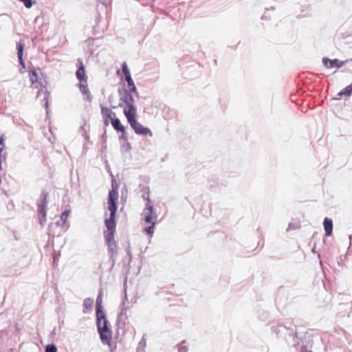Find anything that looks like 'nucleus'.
I'll return each instance as SVG.
<instances>
[{
	"label": "nucleus",
	"instance_id": "obj_44",
	"mask_svg": "<svg viewBox=\"0 0 352 352\" xmlns=\"http://www.w3.org/2000/svg\"><path fill=\"white\" fill-rule=\"evenodd\" d=\"M107 149V144H106V140L104 141L103 142V145L102 146V148H101V152H102V155L103 154L104 150Z\"/></svg>",
	"mask_w": 352,
	"mask_h": 352
},
{
	"label": "nucleus",
	"instance_id": "obj_19",
	"mask_svg": "<svg viewBox=\"0 0 352 352\" xmlns=\"http://www.w3.org/2000/svg\"><path fill=\"white\" fill-rule=\"evenodd\" d=\"M118 190H117L116 187L113 189H111L108 193L107 201H118Z\"/></svg>",
	"mask_w": 352,
	"mask_h": 352
},
{
	"label": "nucleus",
	"instance_id": "obj_4",
	"mask_svg": "<svg viewBox=\"0 0 352 352\" xmlns=\"http://www.w3.org/2000/svg\"><path fill=\"white\" fill-rule=\"evenodd\" d=\"M78 68L76 72V76L79 82L76 86L79 88L80 92L84 95V100H88V86L87 83V77L83 63L80 59H78Z\"/></svg>",
	"mask_w": 352,
	"mask_h": 352
},
{
	"label": "nucleus",
	"instance_id": "obj_23",
	"mask_svg": "<svg viewBox=\"0 0 352 352\" xmlns=\"http://www.w3.org/2000/svg\"><path fill=\"white\" fill-rule=\"evenodd\" d=\"M340 96H351L352 95V85L350 84L342 89L338 94Z\"/></svg>",
	"mask_w": 352,
	"mask_h": 352
},
{
	"label": "nucleus",
	"instance_id": "obj_57",
	"mask_svg": "<svg viewBox=\"0 0 352 352\" xmlns=\"http://www.w3.org/2000/svg\"><path fill=\"white\" fill-rule=\"evenodd\" d=\"M312 252H315V248H314L312 249Z\"/></svg>",
	"mask_w": 352,
	"mask_h": 352
},
{
	"label": "nucleus",
	"instance_id": "obj_3",
	"mask_svg": "<svg viewBox=\"0 0 352 352\" xmlns=\"http://www.w3.org/2000/svg\"><path fill=\"white\" fill-rule=\"evenodd\" d=\"M116 230H106L104 231V237L105 242L107 245L108 255L109 257V262L111 267H113L116 263L115 257L118 255V252L116 249V242L115 241Z\"/></svg>",
	"mask_w": 352,
	"mask_h": 352
},
{
	"label": "nucleus",
	"instance_id": "obj_28",
	"mask_svg": "<svg viewBox=\"0 0 352 352\" xmlns=\"http://www.w3.org/2000/svg\"><path fill=\"white\" fill-rule=\"evenodd\" d=\"M117 133H120V135H119V140L120 141H126L128 140V135H127V133H126V128L125 126L122 128L120 131H117Z\"/></svg>",
	"mask_w": 352,
	"mask_h": 352
},
{
	"label": "nucleus",
	"instance_id": "obj_60",
	"mask_svg": "<svg viewBox=\"0 0 352 352\" xmlns=\"http://www.w3.org/2000/svg\"><path fill=\"white\" fill-rule=\"evenodd\" d=\"M89 42L91 41V38H90V37H89Z\"/></svg>",
	"mask_w": 352,
	"mask_h": 352
},
{
	"label": "nucleus",
	"instance_id": "obj_36",
	"mask_svg": "<svg viewBox=\"0 0 352 352\" xmlns=\"http://www.w3.org/2000/svg\"><path fill=\"white\" fill-rule=\"evenodd\" d=\"M111 176L112 177V179H111V189H113V187L116 188V189L117 190H118V188H119V184L117 182L116 179L113 177V176L112 175V174H111Z\"/></svg>",
	"mask_w": 352,
	"mask_h": 352
},
{
	"label": "nucleus",
	"instance_id": "obj_34",
	"mask_svg": "<svg viewBox=\"0 0 352 352\" xmlns=\"http://www.w3.org/2000/svg\"><path fill=\"white\" fill-rule=\"evenodd\" d=\"M21 2L23 3L24 6L27 8H30L33 6L32 0H19Z\"/></svg>",
	"mask_w": 352,
	"mask_h": 352
},
{
	"label": "nucleus",
	"instance_id": "obj_18",
	"mask_svg": "<svg viewBox=\"0 0 352 352\" xmlns=\"http://www.w3.org/2000/svg\"><path fill=\"white\" fill-rule=\"evenodd\" d=\"M111 124L116 132L120 131L121 129L124 127V126L121 123L120 120L117 118L116 116L111 119Z\"/></svg>",
	"mask_w": 352,
	"mask_h": 352
},
{
	"label": "nucleus",
	"instance_id": "obj_30",
	"mask_svg": "<svg viewBox=\"0 0 352 352\" xmlns=\"http://www.w3.org/2000/svg\"><path fill=\"white\" fill-rule=\"evenodd\" d=\"M210 188H216L218 185V178L216 176H212L209 179Z\"/></svg>",
	"mask_w": 352,
	"mask_h": 352
},
{
	"label": "nucleus",
	"instance_id": "obj_1",
	"mask_svg": "<svg viewBox=\"0 0 352 352\" xmlns=\"http://www.w3.org/2000/svg\"><path fill=\"white\" fill-rule=\"evenodd\" d=\"M272 330L277 338H283L289 346L295 349L296 352H312L313 336L305 331L304 327L286 322L272 326Z\"/></svg>",
	"mask_w": 352,
	"mask_h": 352
},
{
	"label": "nucleus",
	"instance_id": "obj_46",
	"mask_svg": "<svg viewBox=\"0 0 352 352\" xmlns=\"http://www.w3.org/2000/svg\"><path fill=\"white\" fill-rule=\"evenodd\" d=\"M89 310H90L92 308L94 300L89 298Z\"/></svg>",
	"mask_w": 352,
	"mask_h": 352
},
{
	"label": "nucleus",
	"instance_id": "obj_5",
	"mask_svg": "<svg viewBox=\"0 0 352 352\" xmlns=\"http://www.w3.org/2000/svg\"><path fill=\"white\" fill-rule=\"evenodd\" d=\"M107 210L110 212L107 217V212H104V226L106 230H116V214L118 211L117 201H107Z\"/></svg>",
	"mask_w": 352,
	"mask_h": 352
},
{
	"label": "nucleus",
	"instance_id": "obj_52",
	"mask_svg": "<svg viewBox=\"0 0 352 352\" xmlns=\"http://www.w3.org/2000/svg\"><path fill=\"white\" fill-rule=\"evenodd\" d=\"M99 3L104 4L105 0H97Z\"/></svg>",
	"mask_w": 352,
	"mask_h": 352
},
{
	"label": "nucleus",
	"instance_id": "obj_58",
	"mask_svg": "<svg viewBox=\"0 0 352 352\" xmlns=\"http://www.w3.org/2000/svg\"><path fill=\"white\" fill-rule=\"evenodd\" d=\"M91 54H92V52L89 51V56H90Z\"/></svg>",
	"mask_w": 352,
	"mask_h": 352
},
{
	"label": "nucleus",
	"instance_id": "obj_40",
	"mask_svg": "<svg viewBox=\"0 0 352 352\" xmlns=\"http://www.w3.org/2000/svg\"><path fill=\"white\" fill-rule=\"evenodd\" d=\"M124 77L125 78L126 83L129 82H131V80H133L131 77V73L127 75L126 74L124 75Z\"/></svg>",
	"mask_w": 352,
	"mask_h": 352
},
{
	"label": "nucleus",
	"instance_id": "obj_33",
	"mask_svg": "<svg viewBox=\"0 0 352 352\" xmlns=\"http://www.w3.org/2000/svg\"><path fill=\"white\" fill-rule=\"evenodd\" d=\"M121 68L122 70L123 75H125V74L127 75L131 73L126 62L122 63V64L121 65Z\"/></svg>",
	"mask_w": 352,
	"mask_h": 352
},
{
	"label": "nucleus",
	"instance_id": "obj_35",
	"mask_svg": "<svg viewBox=\"0 0 352 352\" xmlns=\"http://www.w3.org/2000/svg\"><path fill=\"white\" fill-rule=\"evenodd\" d=\"M274 9H275V8L274 6H272L270 8H265V11L264 14L261 16V19L262 20H267V19H270V16H268L267 15V12L268 10H274Z\"/></svg>",
	"mask_w": 352,
	"mask_h": 352
},
{
	"label": "nucleus",
	"instance_id": "obj_17",
	"mask_svg": "<svg viewBox=\"0 0 352 352\" xmlns=\"http://www.w3.org/2000/svg\"><path fill=\"white\" fill-rule=\"evenodd\" d=\"M87 124L86 117L82 116L81 118L80 125L78 129V133H81L82 136L85 138V140H88V135L87 134V131L85 129V126Z\"/></svg>",
	"mask_w": 352,
	"mask_h": 352
},
{
	"label": "nucleus",
	"instance_id": "obj_10",
	"mask_svg": "<svg viewBox=\"0 0 352 352\" xmlns=\"http://www.w3.org/2000/svg\"><path fill=\"white\" fill-rule=\"evenodd\" d=\"M96 318H102L107 316L104 309L102 306V291L100 289L96 300Z\"/></svg>",
	"mask_w": 352,
	"mask_h": 352
},
{
	"label": "nucleus",
	"instance_id": "obj_42",
	"mask_svg": "<svg viewBox=\"0 0 352 352\" xmlns=\"http://www.w3.org/2000/svg\"><path fill=\"white\" fill-rule=\"evenodd\" d=\"M148 188V187L145 188L143 190H144V192H143V195H142V198H143L144 199H145L146 201V197H147V190H146V188Z\"/></svg>",
	"mask_w": 352,
	"mask_h": 352
},
{
	"label": "nucleus",
	"instance_id": "obj_45",
	"mask_svg": "<svg viewBox=\"0 0 352 352\" xmlns=\"http://www.w3.org/2000/svg\"><path fill=\"white\" fill-rule=\"evenodd\" d=\"M4 138L3 136H1L0 138V146H3L4 147Z\"/></svg>",
	"mask_w": 352,
	"mask_h": 352
},
{
	"label": "nucleus",
	"instance_id": "obj_29",
	"mask_svg": "<svg viewBox=\"0 0 352 352\" xmlns=\"http://www.w3.org/2000/svg\"><path fill=\"white\" fill-rule=\"evenodd\" d=\"M69 213H70L69 209L65 210L62 212V214L60 215V221H62V224H65Z\"/></svg>",
	"mask_w": 352,
	"mask_h": 352
},
{
	"label": "nucleus",
	"instance_id": "obj_15",
	"mask_svg": "<svg viewBox=\"0 0 352 352\" xmlns=\"http://www.w3.org/2000/svg\"><path fill=\"white\" fill-rule=\"evenodd\" d=\"M127 300V294H126V290L124 289V296L122 299V304H121V311L120 313L118 315V318H117V322H120L122 320V318H123V316L124 315L126 317V311L127 309V307H126L125 304V301Z\"/></svg>",
	"mask_w": 352,
	"mask_h": 352
},
{
	"label": "nucleus",
	"instance_id": "obj_27",
	"mask_svg": "<svg viewBox=\"0 0 352 352\" xmlns=\"http://www.w3.org/2000/svg\"><path fill=\"white\" fill-rule=\"evenodd\" d=\"M126 87L128 92H130V93L136 92L137 87H136L133 80H131V82L126 83Z\"/></svg>",
	"mask_w": 352,
	"mask_h": 352
},
{
	"label": "nucleus",
	"instance_id": "obj_47",
	"mask_svg": "<svg viewBox=\"0 0 352 352\" xmlns=\"http://www.w3.org/2000/svg\"><path fill=\"white\" fill-rule=\"evenodd\" d=\"M56 224L57 226H63L64 224H62V221H58L56 222Z\"/></svg>",
	"mask_w": 352,
	"mask_h": 352
},
{
	"label": "nucleus",
	"instance_id": "obj_25",
	"mask_svg": "<svg viewBox=\"0 0 352 352\" xmlns=\"http://www.w3.org/2000/svg\"><path fill=\"white\" fill-rule=\"evenodd\" d=\"M29 77L32 84L38 82V74L35 70L29 71Z\"/></svg>",
	"mask_w": 352,
	"mask_h": 352
},
{
	"label": "nucleus",
	"instance_id": "obj_32",
	"mask_svg": "<svg viewBox=\"0 0 352 352\" xmlns=\"http://www.w3.org/2000/svg\"><path fill=\"white\" fill-rule=\"evenodd\" d=\"M45 352H57V348L54 344H49L45 346Z\"/></svg>",
	"mask_w": 352,
	"mask_h": 352
},
{
	"label": "nucleus",
	"instance_id": "obj_20",
	"mask_svg": "<svg viewBox=\"0 0 352 352\" xmlns=\"http://www.w3.org/2000/svg\"><path fill=\"white\" fill-rule=\"evenodd\" d=\"M121 84H122V86L120 87L118 89V94L120 96V100H121L122 99V97H124V96L126 95V94L128 93V91L126 89V83L123 82V78L121 77Z\"/></svg>",
	"mask_w": 352,
	"mask_h": 352
},
{
	"label": "nucleus",
	"instance_id": "obj_56",
	"mask_svg": "<svg viewBox=\"0 0 352 352\" xmlns=\"http://www.w3.org/2000/svg\"><path fill=\"white\" fill-rule=\"evenodd\" d=\"M102 94L103 95H104V89H102Z\"/></svg>",
	"mask_w": 352,
	"mask_h": 352
},
{
	"label": "nucleus",
	"instance_id": "obj_39",
	"mask_svg": "<svg viewBox=\"0 0 352 352\" xmlns=\"http://www.w3.org/2000/svg\"><path fill=\"white\" fill-rule=\"evenodd\" d=\"M126 252L127 256H129V261H131L132 260V253L130 250L129 245H128V247L126 250Z\"/></svg>",
	"mask_w": 352,
	"mask_h": 352
},
{
	"label": "nucleus",
	"instance_id": "obj_9",
	"mask_svg": "<svg viewBox=\"0 0 352 352\" xmlns=\"http://www.w3.org/2000/svg\"><path fill=\"white\" fill-rule=\"evenodd\" d=\"M349 62H352V58L346 59L345 60H340L338 58L331 59L327 57H323L322 58L323 65L329 69H340Z\"/></svg>",
	"mask_w": 352,
	"mask_h": 352
},
{
	"label": "nucleus",
	"instance_id": "obj_54",
	"mask_svg": "<svg viewBox=\"0 0 352 352\" xmlns=\"http://www.w3.org/2000/svg\"><path fill=\"white\" fill-rule=\"evenodd\" d=\"M105 135H106V131H104L103 133V134L102 135V138H104L105 137Z\"/></svg>",
	"mask_w": 352,
	"mask_h": 352
},
{
	"label": "nucleus",
	"instance_id": "obj_43",
	"mask_svg": "<svg viewBox=\"0 0 352 352\" xmlns=\"http://www.w3.org/2000/svg\"><path fill=\"white\" fill-rule=\"evenodd\" d=\"M113 100H114V96L113 94H111L109 97H108V101L110 104H112L113 102Z\"/></svg>",
	"mask_w": 352,
	"mask_h": 352
},
{
	"label": "nucleus",
	"instance_id": "obj_6",
	"mask_svg": "<svg viewBox=\"0 0 352 352\" xmlns=\"http://www.w3.org/2000/svg\"><path fill=\"white\" fill-rule=\"evenodd\" d=\"M126 120L130 124L131 129L134 131L135 133L138 135H142L145 137H153V133L151 129L142 125L137 120V114L126 117Z\"/></svg>",
	"mask_w": 352,
	"mask_h": 352
},
{
	"label": "nucleus",
	"instance_id": "obj_31",
	"mask_svg": "<svg viewBox=\"0 0 352 352\" xmlns=\"http://www.w3.org/2000/svg\"><path fill=\"white\" fill-rule=\"evenodd\" d=\"M186 342L185 340L182 341L179 344L176 345V347L178 349V352H187L188 349L187 346H184L183 344Z\"/></svg>",
	"mask_w": 352,
	"mask_h": 352
},
{
	"label": "nucleus",
	"instance_id": "obj_14",
	"mask_svg": "<svg viewBox=\"0 0 352 352\" xmlns=\"http://www.w3.org/2000/svg\"><path fill=\"white\" fill-rule=\"evenodd\" d=\"M16 50H17V57L19 58V62L20 65L22 66L23 68H25V65L23 58V51H24V45L21 42L16 43Z\"/></svg>",
	"mask_w": 352,
	"mask_h": 352
},
{
	"label": "nucleus",
	"instance_id": "obj_55",
	"mask_svg": "<svg viewBox=\"0 0 352 352\" xmlns=\"http://www.w3.org/2000/svg\"><path fill=\"white\" fill-rule=\"evenodd\" d=\"M214 64L217 65V60L214 59Z\"/></svg>",
	"mask_w": 352,
	"mask_h": 352
},
{
	"label": "nucleus",
	"instance_id": "obj_50",
	"mask_svg": "<svg viewBox=\"0 0 352 352\" xmlns=\"http://www.w3.org/2000/svg\"><path fill=\"white\" fill-rule=\"evenodd\" d=\"M133 94H134L135 96L137 98L139 97V92L138 91V89H136V92H133Z\"/></svg>",
	"mask_w": 352,
	"mask_h": 352
},
{
	"label": "nucleus",
	"instance_id": "obj_48",
	"mask_svg": "<svg viewBox=\"0 0 352 352\" xmlns=\"http://www.w3.org/2000/svg\"><path fill=\"white\" fill-rule=\"evenodd\" d=\"M97 32H98V30H97V27H96V26H94V27L93 28V34L96 35Z\"/></svg>",
	"mask_w": 352,
	"mask_h": 352
},
{
	"label": "nucleus",
	"instance_id": "obj_38",
	"mask_svg": "<svg viewBox=\"0 0 352 352\" xmlns=\"http://www.w3.org/2000/svg\"><path fill=\"white\" fill-rule=\"evenodd\" d=\"M83 306H84L83 312L85 313L86 311L88 310V298L84 299Z\"/></svg>",
	"mask_w": 352,
	"mask_h": 352
},
{
	"label": "nucleus",
	"instance_id": "obj_7",
	"mask_svg": "<svg viewBox=\"0 0 352 352\" xmlns=\"http://www.w3.org/2000/svg\"><path fill=\"white\" fill-rule=\"evenodd\" d=\"M120 101L124 104L123 113L126 118L137 114L138 109L135 105L133 93L128 92Z\"/></svg>",
	"mask_w": 352,
	"mask_h": 352
},
{
	"label": "nucleus",
	"instance_id": "obj_24",
	"mask_svg": "<svg viewBox=\"0 0 352 352\" xmlns=\"http://www.w3.org/2000/svg\"><path fill=\"white\" fill-rule=\"evenodd\" d=\"M301 225L300 222H290L288 225V228H287V232H289L290 230H295L300 228Z\"/></svg>",
	"mask_w": 352,
	"mask_h": 352
},
{
	"label": "nucleus",
	"instance_id": "obj_8",
	"mask_svg": "<svg viewBox=\"0 0 352 352\" xmlns=\"http://www.w3.org/2000/svg\"><path fill=\"white\" fill-rule=\"evenodd\" d=\"M147 190V197L146 207L143 210L142 215L144 216V221L146 223H157V215L155 212L153 205L151 204V199L149 197V188Z\"/></svg>",
	"mask_w": 352,
	"mask_h": 352
},
{
	"label": "nucleus",
	"instance_id": "obj_61",
	"mask_svg": "<svg viewBox=\"0 0 352 352\" xmlns=\"http://www.w3.org/2000/svg\"><path fill=\"white\" fill-rule=\"evenodd\" d=\"M351 84L352 85V82Z\"/></svg>",
	"mask_w": 352,
	"mask_h": 352
},
{
	"label": "nucleus",
	"instance_id": "obj_13",
	"mask_svg": "<svg viewBox=\"0 0 352 352\" xmlns=\"http://www.w3.org/2000/svg\"><path fill=\"white\" fill-rule=\"evenodd\" d=\"M323 226L326 236H331L333 233V223L331 219L325 217L323 221Z\"/></svg>",
	"mask_w": 352,
	"mask_h": 352
},
{
	"label": "nucleus",
	"instance_id": "obj_26",
	"mask_svg": "<svg viewBox=\"0 0 352 352\" xmlns=\"http://www.w3.org/2000/svg\"><path fill=\"white\" fill-rule=\"evenodd\" d=\"M132 147L131 143L128 140L125 141V143L121 144L120 151L122 153H126L131 150Z\"/></svg>",
	"mask_w": 352,
	"mask_h": 352
},
{
	"label": "nucleus",
	"instance_id": "obj_12",
	"mask_svg": "<svg viewBox=\"0 0 352 352\" xmlns=\"http://www.w3.org/2000/svg\"><path fill=\"white\" fill-rule=\"evenodd\" d=\"M118 107H122V103H119L118 106L111 105L110 108H107L102 104H100L101 114L102 118H111V120L116 116V113L112 111V109H116Z\"/></svg>",
	"mask_w": 352,
	"mask_h": 352
},
{
	"label": "nucleus",
	"instance_id": "obj_16",
	"mask_svg": "<svg viewBox=\"0 0 352 352\" xmlns=\"http://www.w3.org/2000/svg\"><path fill=\"white\" fill-rule=\"evenodd\" d=\"M41 91H44L45 96L43 98L44 102V107L46 110L47 114L48 113V108H49V96H50V92L47 91V87L45 86H43L40 90L38 91L37 96H39L40 93Z\"/></svg>",
	"mask_w": 352,
	"mask_h": 352
},
{
	"label": "nucleus",
	"instance_id": "obj_59",
	"mask_svg": "<svg viewBox=\"0 0 352 352\" xmlns=\"http://www.w3.org/2000/svg\"><path fill=\"white\" fill-rule=\"evenodd\" d=\"M91 97L89 96V102L91 101Z\"/></svg>",
	"mask_w": 352,
	"mask_h": 352
},
{
	"label": "nucleus",
	"instance_id": "obj_49",
	"mask_svg": "<svg viewBox=\"0 0 352 352\" xmlns=\"http://www.w3.org/2000/svg\"><path fill=\"white\" fill-rule=\"evenodd\" d=\"M3 146H0V158H1L2 156V151L3 150Z\"/></svg>",
	"mask_w": 352,
	"mask_h": 352
},
{
	"label": "nucleus",
	"instance_id": "obj_2",
	"mask_svg": "<svg viewBox=\"0 0 352 352\" xmlns=\"http://www.w3.org/2000/svg\"><path fill=\"white\" fill-rule=\"evenodd\" d=\"M97 331L101 342L109 346L112 344V331L109 327V323L107 316L102 318H96Z\"/></svg>",
	"mask_w": 352,
	"mask_h": 352
},
{
	"label": "nucleus",
	"instance_id": "obj_11",
	"mask_svg": "<svg viewBox=\"0 0 352 352\" xmlns=\"http://www.w3.org/2000/svg\"><path fill=\"white\" fill-rule=\"evenodd\" d=\"M49 195V193L47 191L43 190L41 192L40 199H39V203L38 204V209L37 211L38 214H43V216L45 215V211H46L47 206V197Z\"/></svg>",
	"mask_w": 352,
	"mask_h": 352
},
{
	"label": "nucleus",
	"instance_id": "obj_37",
	"mask_svg": "<svg viewBox=\"0 0 352 352\" xmlns=\"http://www.w3.org/2000/svg\"><path fill=\"white\" fill-rule=\"evenodd\" d=\"M39 214V223L41 226H43L45 222L46 221V211H45V215L43 216V214Z\"/></svg>",
	"mask_w": 352,
	"mask_h": 352
},
{
	"label": "nucleus",
	"instance_id": "obj_22",
	"mask_svg": "<svg viewBox=\"0 0 352 352\" xmlns=\"http://www.w3.org/2000/svg\"><path fill=\"white\" fill-rule=\"evenodd\" d=\"M146 346V340L145 338V335H144L138 342V346L136 348L135 352H145V347Z\"/></svg>",
	"mask_w": 352,
	"mask_h": 352
},
{
	"label": "nucleus",
	"instance_id": "obj_53",
	"mask_svg": "<svg viewBox=\"0 0 352 352\" xmlns=\"http://www.w3.org/2000/svg\"><path fill=\"white\" fill-rule=\"evenodd\" d=\"M86 150H87V148H86L85 144L84 147H83V149H82V153H86Z\"/></svg>",
	"mask_w": 352,
	"mask_h": 352
},
{
	"label": "nucleus",
	"instance_id": "obj_51",
	"mask_svg": "<svg viewBox=\"0 0 352 352\" xmlns=\"http://www.w3.org/2000/svg\"><path fill=\"white\" fill-rule=\"evenodd\" d=\"M1 164H2V161H1V158H0V173L2 170V166H1Z\"/></svg>",
	"mask_w": 352,
	"mask_h": 352
},
{
	"label": "nucleus",
	"instance_id": "obj_21",
	"mask_svg": "<svg viewBox=\"0 0 352 352\" xmlns=\"http://www.w3.org/2000/svg\"><path fill=\"white\" fill-rule=\"evenodd\" d=\"M149 224H150L149 226L145 227L143 229V232L145 234L148 235L151 237V236H153V235L154 234L156 223H150Z\"/></svg>",
	"mask_w": 352,
	"mask_h": 352
},
{
	"label": "nucleus",
	"instance_id": "obj_41",
	"mask_svg": "<svg viewBox=\"0 0 352 352\" xmlns=\"http://www.w3.org/2000/svg\"><path fill=\"white\" fill-rule=\"evenodd\" d=\"M111 118H103L104 125L108 126L110 122Z\"/></svg>",
	"mask_w": 352,
	"mask_h": 352
}]
</instances>
